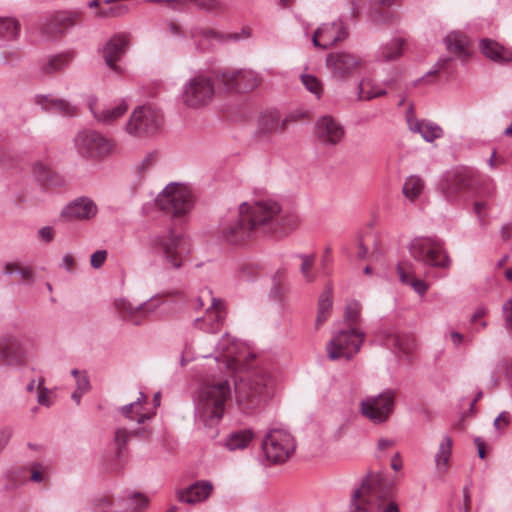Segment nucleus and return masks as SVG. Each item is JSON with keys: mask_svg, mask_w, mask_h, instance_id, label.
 Returning <instances> with one entry per match:
<instances>
[{"mask_svg": "<svg viewBox=\"0 0 512 512\" xmlns=\"http://www.w3.org/2000/svg\"><path fill=\"white\" fill-rule=\"evenodd\" d=\"M488 209V203L486 201H475L473 204V211L475 215L478 217L481 225L484 223V219L486 217V212Z\"/></svg>", "mask_w": 512, "mask_h": 512, "instance_id": "0e129e2a", "label": "nucleus"}, {"mask_svg": "<svg viewBox=\"0 0 512 512\" xmlns=\"http://www.w3.org/2000/svg\"><path fill=\"white\" fill-rule=\"evenodd\" d=\"M333 288L330 284L325 286L324 291L321 293L318 301V313L316 318L317 325H321L329 316L330 310L333 305Z\"/></svg>", "mask_w": 512, "mask_h": 512, "instance_id": "ea45409f", "label": "nucleus"}, {"mask_svg": "<svg viewBox=\"0 0 512 512\" xmlns=\"http://www.w3.org/2000/svg\"><path fill=\"white\" fill-rule=\"evenodd\" d=\"M35 103L43 109L57 112L62 115H73L76 112V107L68 101L61 98H53L49 95H36Z\"/></svg>", "mask_w": 512, "mask_h": 512, "instance_id": "473e14b6", "label": "nucleus"}, {"mask_svg": "<svg viewBox=\"0 0 512 512\" xmlns=\"http://www.w3.org/2000/svg\"><path fill=\"white\" fill-rule=\"evenodd\" d=\"M130 45V34L127 32H119L114 34L99 49V52L109 69L115 74L122 75L124 68L118 65V62L125 56Z\"/></svg>", "mask_w": 512, "mask_h": 512, "instance_id": "f3484780", "label": "nucleus"}, {"mask_svg": "<svg viewBox=\"0 0 512 512\" xmlns=\"http://www.w3.org/2000/svg\"><path fill=\"white\" fill-rule=\"evenodd\" d=\"M511 422V415L507 411L501 412L494 420L493 426L495 431L502 435L504 431L508 428Z\"/></svg>", "mask_w": 512, "mask_h": 512, "instance_id": "5fc2aeb1", "label": "nucleus"}, {"mask_svg": "<svg viewBox=\"0 0 512 512\" xmlns=\"http://www.w3.org/2000/svg\"><path fill=\"white\" fill-rule=\"evenodd\" d=\"M128 12V7L126 5H116L110 7L108 9H101L97 12V17L107 18V17H119Z\"/></svg>", "mask_w": 512, "mask_h": 512, "instance_id": "4d7b16f0", "label": "nucleus"}, {"mask_svg": "<svg viewBox=\"0 0 512 512\" xmlns=\"http://www.w3.org/2000/svg\"><path fill=\"white\" fill-rule=\"evenodd\" d=\"M446 49L459 59L466 61L471 56V42L461 31H451L444 38Z\"/></svg>", "mask_w": 512, "mask_h": 512, "instance_id": "c756f323", "label": "nucleus"}, {"mask_svg": "<svg viewBox=\"0 0 512 512\" xmlns=\"http://www.w3.org/2000/svg\"><path fill=\"white\" fill-rule=\"evenodd\" d=\"M26 471L29 473L28 480L30 482L42 486L48 485L51 477V467L49 464L34 461L26 466Z\"/></svg>", "mask_w": 512, "mask_h": 512, "instance_id": "e433bc0d", "label": "nucleus"}, {"mask_svg": "<svg viewBox=\"0 0 512 512\" xmlns=\"http://www.w3.org/2000/svg\"><path fill=\"white\" fill-rule=\"evenodd\" d=\"M218 80V88L226 92H249L257 88L261 78L253 70L249 69H224L215 74Z\"/></svg>", "mask_w": 512, "mask_h": 512, "instance_id": "4468645a", "label": "nucleus"}, {"mask_svg": "<svg viewBox=\"0 0 512 512\" xmlns=\"http://www.w3.org/2000/svg\"><path fill=\"white\" fill-rule=\"evenodd\" d=\"M404 40L399 37L379 46L376 52V59L379 62H390L399 59L403 54Z\"/></svg>", "mask_w": 512, "mask_h": 512, "instance_id": "72a5a7b5", "label": "nucleus"}, {"mask_svg": "<svg viewBox=\"0 0 512 512\" xmlns=\"http://www.w3.org/2000/svg\"><path fill=\"white\" fill-rule=\"evenodd\" d=\"M262 448L268 460L273 463H283L294 452L295 441L288 430L273 428L265 435Z\"/></svg>", "mask_w": 512, "mask_h": 512, "instance_id": "f8f14e48", "label": "nucleus"}, {"mask_svg": "<svg viewBox=\"0 0 512 512\" xmlns=\"http://www.w3.org/2000/svg\"><path fill=\"white\" fill-rule=\"evenodd\" d=\"M129 437H130V432H128L124 428H118L115 431L114 443H115V446L119 453L126 446Z\"/></svg>", "mask_w": 512, "mask_h": 512, "instance_id": "bf43d9fd", "label": "nucleus"}, {"mask_svg": "<svg viewBox=\"0 0 512 512\" xmlns=\"http://www.w3.org/2000/svg\"><path fill=\"white\" fill-rule=\"evenodd\" d=\"M106 258H107L106 250H104V249L97 250L91 255L90 264L94 269H99L103 266L104 262L106 261Z\"/></svg>", "mask_w": 512, "mask_h": 512, "instance_id": "e2e57ef3", "label": "nucleus"}, {"mask_svg": "<svg viewBox=\"0 0 512 512\" xmlns=\"http://www.w3.org/2000/svg\"><path fill=\"white\" fill-rule=\"evenodd\" d=\"M97 205L88 197H79L71 201L61 212L66 220H90L97 214Z\"/></svg>", "mask_w": 512, "mask_h": 512, "instance_id": "bb28decb", "label": "nucleus"}, {"mask_svg": "<svg viewBox=\"0 0 512 512\" xmlns=\"http://www.w3.org/2000/svg\"><path fill=\"white\" fill-rule=\"evenodd\" d=\"M392 485L381 474H369L352 495L356 512H399L391 500Z\"/></svg>", "mask_w": 512, "mask_h": 512, "instance_id": "20e7f679", "label": "nucleus"}, {"mask_svg": "<svg viewBox=\"0 0 512 512\" xmlns=\"http://www.w3.org/2000/svg\"><path fill=\"white\" fill-rule=\"evenodd\" d=\"M166 28L171 37H173L176 40H186L185 32L183 31L182 27L173 21H168L166 23Z\"/></svg>", "mask_w": 512, "mask_h": 512, "instance_id": "052dcab7", "label": "nucleus"}, {"mask_svg": "<svg viewBox=\"0 0 512 512\" xmlns=\"http://www.w3.org/2000/svg\"><path fill=\"white\" fill-rule=\"evenodd\" d=\"M38 236L45 243H49L54 239V230L50 226H44L38 230Z\"/></svg>", "mask_w": 512, "mask_h": 512, "instance_id": "774afa93", "label": "nucleus"}, {"mask_svg": "<svg viewBox=\"0 0 512 512\" xmlns=\"http://www.w3.org/2000/svg\"><path fill=\"white\" fill-rule=\"evenodd\" d=\"M21 32L20 22L14 17H0V39L15 41Z\"/></svg>", "mask_w": 512, "mask_h": 512, "instance_id": "58836bf2", "label": "nucleus"}, {"mask_svg": "<svg viewBox=\"0 0 512 512\" xmlns=\"http://www.w3.org/2000/svg\"><path fill=\"white\" fill-rule=\"evenodd\" d=\"M453 441L448 435L442 437L434 461L437 472L444 474L448 471L452 456Z\"/></svg>", "mask_w": 512, "mask_h": 512, "instance_id": "f704fd0d", "label": "nucleus"}, {"mask_svg": "<svg viewBox=\"0 0 512 512\" xmlns=\"http://www.w3.org/2000/svg\"><path fill=\"white\" fill-rule=\"evenodd\" d=\"M4 273L6 275L17 274L23 281L33 282V270L31 267L22 265L18 262H8L4 265Z\"/></svg>", "mask_w": 512, "mask_h": 512, "instance_id": "a18cd8bd", "label": "nucleus"}, {"mask_svg": "<svg viewBox=\"0 0 512 512\" xmlns=\"http://www.w3.org/2000/svg\"><path fill=\"white\" fill-rule=\"evenodd\" d=\"M213 491L210 481H196L178 492V500L187 504H197L207 500Z\"/></svg>", "mask_w": 512, "mask_h": 512, "instance_id": "c85d7f7f", "label": "nucleus"}, {"mask_svg": "<svg viewBox=\"0 0 512 512\" xmlns=\"http://www.w3.org/2000/svg\"><path fill=\"white\" fill-rule=\"evenodd\" d=\"M300 223L292 210L283 209L272 198L244 201L227 211L219 220L218 238L230 245H241L261 235L286 236Z\"/></svg>", "mask_w": 512, "mask_h": 512, "instance_id": "f257e3e1", "label": "nucleus"}, {"mask_svg": "<svg viewBox=\"0 0 512 512\" xmlns=\"http://www.w3.org/2000/svg\"><path fill=\"white\" fill-rule=\"evenodd\" d=\"M397 274L401 283L410 286L420 296L425 295L429 286L420 278H417L409 263H399L396 267Z\"/></svg>", "mask_w": 512, "mask_h": 512, "instance_id": "2f4dec72", "label": "nucleus"}, {"mask_svg": "<svg viewBox=\"0 0 512 512\" xmlns=\"http://www.w3.org/2000/svg\"><path fill=\"white\" fill-rule=\"evenodd\" d=\"M395 406V391L386 389L375 396H369L361 402V413L374 424L386 422Z\"/></svg>", "mask_w": 512, "mask_h": 512, "instance_id": "dca6fc26", "label": "nucleus"}, {"mask_svg": "<svg viewBox=\"0 0 512 512\" xmlns=\"http://www.w3.org/2000/svg\"><path fill=\"white\" fill-rule=\"evenodd\" d=\"M252 437L253 433L250 430L232 433L227 439L226 446L229 450L244 449L248 446Z\"/></svg>", "mask_w": 512, "mask_h": 512, "instance_id": "c03bdc74", "label": "nucleus"}, {"mask_svg": "<svg viewBox=\"0 0 512 512\" xmlns=\"http://www.w3.org/2000/svg\"><path fill=\"white\" fill-rule=\"evenodd\" d=\"M385 94L386 90L370 77H363L357 85L358 100L369 101L374 98L384 96Z\"/></svg>", "mask_w": 512, "mask_h": 512, "instance_id": "c9c22d12", "label": "nucleus"}, {"mask_svg": "<svg viewBox=\"0 0 512 512\" xmlns=\"http://www.w3.org/2000/svg\"><path fill=\"white\" fill-rule=\"evenodd\" d=\"M189 35L195 45V48L201 52L211 50L215 43L226 42L230 39L238 41L240 39L239 34L224 35L216 30L199 25L191 27Z\"/></svg>", "mask_w": 512, "mask_h": 512, "instance_id": "412c9836", "label": "nucleus"}, {"mask_svg": "<svg viewBox=\"0 0 512 512\" xmlns=\"http://www.w3.org/2000/svg\"><path fill=\"white\" fill-rule=\"evenodd\" d=\"M159 305L160 301H158L155 296L136 306L124 299L119 300L116 303L117 310L122 319L124 321L131 322L134 325L142 324L143 319L154 312Z\"/></svg>", "mask_w": 512, "mask_h": 512, "instance_id": "4be33fe9", "label": "nucleus"}, {"mask_svg": "<svg viewBox=\"0 0 512 512\" xmlns=\"http://www.w3.org/2000/svg\"><path fill=\"white\" fill-rule=\"evenodd\" d=\"M13 435L11 427H4L0 429V453L4 450Z\"/></svg>", "mask_w": 512, "mask_h": 512, "instance_id": "338daca9", "label": "nucleus"}, {"mask_svg": "<svg viewBox=\"0 0 512 512\" xmlns=\"http://www.w3.org/2000/svg\"><path fill=\"white\" fill-rule=\"evenodd\" d=\"M364 336V332L357 328L338 331L327 344L328 357L331 360L351 359L360 350Z\"/></svg>", "mask_w": 512, "mask_h": 512, "instance_id": "ddd939ff", "label": "nucleus"}, {"mask_svg": "<svg viewBox=\"0 0 512 512\" xmlns=\"http://www.w3.org/2000/svg\"><path fill=\"white\" fill-rule=\"evenodd\" d=\"M155 254L161 258L166 268L179 269L183 265L185 254L189 252L188 242L183 234L173 230L156 235L151 239Z\"/></svg>", "mask_w": 512, "mask_h": 512, "instance_id": "423d86ee", "label": "nucleus"}, {"mask_svg": "<svg viewBox=\"0 0 512 512\" xmlns=\"http://www.w3.org/2000/svg\"><path fill=\"white\" fill-rule=\"evenodd\" d=\"M326 68L332 80L346 82L364 68L365 60L349 51H335L326 56Z\"/></svg>", "mask_w": 512, "mask_h": 512, "instance_id": "9d476101", "label": "nucleus"}, {"mask_svg": "<svg viewBox=\"0 0 512 512\" xmlns=\"http://www.w3.org/2000/svg\"><path fill=\"white\" fill-rule=\"evenodd\" d=\"M0 360L9 366H21L27 362L28 356L19 340L6 335L0 337Z\"/></svg>", "mask_w": 512, "mask_h": 512, "instance_id": "a878e982", "label": "nucleus"}, {"mask_svg": "<svg viewBox=\"0 0 512 512\" xmlns=\"http://www.w3.org/2000/svg\"><path fill=\"white\" fill-rule=\"evenodd\" d=\"M301 82L304 87L312 94L316 96V98H320L323 93V86L321 81L314 75L311 74H302L300 76Z\"/></svg>", "mask_w": 512, "mask_h": 512, "instance_id": "de8ad7c7", "label": "nucleus"}, {"mask_svg": "<svg viewBox=\"0 0 512 512\" xmlns=\"http://www.w3.org/2000/svg\"><path fill=\"white\" fill-rule=\"evenodd\" d=\"M361 304L359 301L351 300L346 304L344 318L350 325L356 324L360 318Z\"/></svg>", "mask_w": 512, "mask_h": 512, "instance_id": "8fccbe9b", "label": "nucleus"}, {"mask_svg": "<svg viewBox=\"0 0 512 512\" xmlns=\"http://www.w3.org/2000/svg\"><path fill=\"white\" fill-rule=\"evenodd\" d=\"M349 36V27L343 19L319 26L312 36L316 48L328 49L337 43L345 41Z\"/></svg>", "mask_w": 512, "mask_h": 512, "instance_id": "a211bd4d", "label": "nucleus"}, {"mask_svg": "<svg viewBox=\"0 0 512 512\" xmlns=\"http://www.w3.org/2000/svg\"><path fill=\"white\" fill-rule=\"evenodd\" d=\"M93 512H118L115 500L108 495L95 499Z\"/></svg>", "mask_w": 512, "mask_h": 512, "instance_id": "09e8293b", "label": "nucleus"}, {"mask_svg": "<svg viewBox=\"0 0 512 512\" xmlns=\"http://www.w3.org/2000/svg\"><path fill=\"white\" fill-rule=\"evenodd\" d=\"M297 258L301 260L300 272L304 280L311 283L315 280L316 275L313 272V266L315 262L314 254H297Z\"/></svg>", "mask_w": 512, "mask_h": 512, "instance_id": "49530a36", "label": "nucleus"}, {"mask_svg": "<svg viewBox=\"0 0 512 512\" xmlns=\"http://www.w3.org/2000/svg\"><path fill=\"white\" fill-rule=\"evenodd\" d=\"M120 411L124 417L129 420L136 421L138 424H142L152 417V414L141 411V409H139L138 402H131L127 405H124L121 407Z\"/></svg>", "mask_w": 512, "mask_h": 512, "instance_id": "37998d69", "label": "nucleus"}, {"mask_svg": "<svg viewBox=\"0 0 512 512\" xmlns=\"http://www.w3.org/2000/svg\"><path fill=\"white\" fill-rule=\"evenodd\" d=\"M502 316L506 329L512 331V297L503 303Z\"/></svg>", "mask_w": 512, "mask_h": 512, "instance_id": "680f3d73", "label": "nucleus"}, {"mask_svg": "<svg viewBox=\"0 0 512 512\" xmlns=\"http://www.w3.org/2000/svg\"><path fill=\"white\" fill-rule=\"evenodd\" d=\"M315 134L324 146H336L343 140L345 128L333 116L325 115L316 121Z\"/></svg>", "mask_w": 512, "mask_h": 512, "instance_id": "aec40b11", "label": "nucleus"}, {"mask_svg": "<svg viewBox=\"0 0 512 512\" xmlns=\"http://www.w3.org/2000/svg\"><path fill=\"white\" fill-rule=\"evenodd\" d=\"M74 146L82 157L100 160L109 156L115 145L95 130H82L74 137Z\"/></svg>", "mask_w": 512, "mask_h": 512, "instance_id": "9b49d317", "label": "nucleus"}, {"mask_svg": "<svg viewBox=\"0 0 512 512\" xmlns=\"http://www.w3.org/2000/svg\"><path fill=\"white\" fill-rule=\"evenodd\" d=\"M231 387L226 379L204 382L194 396V417L196 423L205 427L217 425L223 417Z\"/></svg>", "mask_w": 512, "mask_h": 512, "instance_id": "7ed1b4c3", "label": "nucleus"}, {"mask_svg": "<svg viewBox=\"0 0 512 512\" xmlns=\"http://www.w3.org/2000/svg\"><path fill=\"white\" fill-rule=\"evenodd\" d=\"M20 53L17 50H5L2 52L3 63L13 65L20 59Z\"/></svg>", "mask_w": 512, "mask_h": 512, "instance_id": "69168bd1", "label": "nucleus"}, {"mask_svg": "<svg viewBox=\"0 0 512 512\" xmlns=\"http://www.w3.org/2000/svg\"><path fill=\"white\" fill-rule=\"evenodd\" d=\"M424 190V181L416 175L406 178L402 192L406 198L411 201L416 200Z\"/></svg>", "mask_w": 512, "mask_h": 512, "instance_id": "79ce46f5", "label": "nucleus"}, {"mask_svg": "<svg viewBox=\"0 0 512 512\" xmlns=\"http://www.w3.org/2000/svg\"><path fill=\"white\" fill-rule=\"evenodd\" d=\"M157 159L158 153L156 151L147 153L137 165L138 175L140 177H145V175L154 167Z\"/></svg>", "mask_w": 512, "mask_h": 512, "instance_id": "3c124183", "label": "nucleus"}, {"mask_svg": "<svg viewBox=\"0 0 512 512\" xmlns=\"http://www.w3.org/2000/svg\"><path fill=\"white\" fill-rule=\"evenodd\" d=\"M76 12L59 11L49 15L42 25V33L50 39H56L67 33L78 21Z\"/></svg>", "mask_w": 512, "mask_h": 512, "instance_id": "6ab92c4d", "label": "nucleus"}, {"mask_svg": "<svg viewBox=\"0 0 512 512\" xmlns=\"http://www.w3.org/2000/svg\"><path fill=\"white\" fill-rule=\"evenodd\" d=\"M217 71L212 74L198 73L188 78L181 87L180 101L190 109H201L214 99L218 80Z\"/></svg>", "mask_w": 512, "mask_h": 512, "instance_id": "39448f33", "label": "nucleus"}, {"mask_svg": "<svg viewBox=\"0 0 512 512\" xmlns=\"http://www.w3.org/2000/svg\"><path fill=\"white\" fill-rule=\"evenodd\" d=\"M225 316L226 312L223 301L212 298L211 305L207 308L205 315L203 317L196 318L194 320V325L203 332L215 334L219 332Z\"/></svg>", "mask_w": 512, "mask_h": 512, "instance_id": "393cba45", "label": "nucleus"}, {"mask_svg": "<svg viewBox=\"0 0 512 512\" xmlns=\"http://www.w3.org/2000/svg\"><path fill=\"white\" fill-rule=\"evenodd\" d=\"M481 52L491 61L499 64L512 62V49L500 45L490 39H481L479 43Z\"/></svg>", "mask_w": 512, "mask_h": 512, "instance_id": "7c9ffc66", "label": "nucleus"}, {"mask_svg": "<svg viewBox=\"0 0 512 512\" xmlns=\"http://www.w3.org/2000/svg\"><path fill=\"white\" fill-rule=\"evenodd\" d=\"M286 279V274L284 270H278L273 277V287L271 289V293L278 299L282 297L283 290L281 285Z\"/></svg>", "mask_w": 512, "mask_h": 512, "instance_id": "13d9d810", "label": "nucleus"}, {"mask_svg": "<svg viewBox=\"0 0 512 512\" xmlns=\"http://www.w3.org/2000/svg\"><path fill=\"white\" fill-rule=\"evenodd\" d=\"M129 504L132 512H141L147 508L149 499L141 493H132L129 495Z\"/></svg>", "mask_w": 512, "mask_h": 512, "instance_id": "603ef678", "label": "nucleus"}, {"mask_svg": "<svg viewBox=\"0 0 512 512\" xmlns=\"http://www.w3.org/2000/svg\"><path fill=\"white\" fill-rule=\"evenodd\" d=\"M43 379H41L38 383V397L37 401L40 405L45 407H50L53 404V398L51 391L43 386Z\"/></svg>", "mask_w": 512, "mask_h": 512, "instance_id": "6e6d98bb", "label": "nucleus"}, {"mask_svg": "<svg viewBox=\"0 0 512 512\" xmlns=\"http://www.w3.org/2000/svg\"><path fill=\"white\" fill-rule=\"evenodd\" d=\"M162 125V115L150 106H140L133 110L127 124L126 132L133 137L154 135Z\"/></svg>", "mask_w": 512, "mask_h": 512, "instance_id": "2eb2a0df", "label": "nucleus"}, {"mask_svg": "<svg viewBox=\"0 0 512 512\" xmlns=\"http://www.w3.org/2000/svg\"><path fill=\"white\" fill-rule=\"evenodd\" d=\"M156 204L162 210H165L174 218H180L193 208L194 198L190 188L177 182H171L158 194Z\"/></svg>", "mask_w": 512, "mask_h": 512, "instance_id": "6e6552de", "label": "nucleus"}, {"mask_svg": "<svg viewBox=\"0 0 512 512\" xmlns=\"http://www.w3.org/2000/svg\"><path fill=\"white\" fill-rule=\"evenodd\" d=\"M88 106L93 114L94 118L101 124L104 125H110L117 121L120 117H122L127 109L128 106L124 101H120L116 103L112 107L105 108L103 110H99L97 108V98L94 96H91L88 100Z\"/></svg>", "mask_w": 512, "mask_h": 512, "instance_id": "cd10ccee", "label": "nucleus"}, {"mask_svg": "<svg viewBox=\"0 0 512 512\" xmlns=\"http://www.w3.org/2000/svg\"><path fill=\"white\" fill-rule=\"evenodd\" d=\"M285 121L280 122L275 112L264 113L259 117L258 134L262 136L270 135L284 129Z\"/></svg>", "mask_w": 512, "mask_h": 512, "instance_id": "4c0bfd02", "label": "nucleus"}, {"mask_svg": "<svg viewBox=\"0 0 512 512\" xmlns=\"http://www.w3.org/2000/svg\"><path fill=\"white\" fill-rule=\"evenodd\" d=\"M33 173L39 181H48L52 177V169L49 164L42 161H36L33 164Z\"/></svg>", "mask_w": 512, "mask_h": 512, "instance_id": "864d4df0", "label": "nucleus"}, {"mask_svg": "<svg viewBox=\"0 0 512 512\" xmlns=\"http://www.w3.org/2000/svg\"><path fill=\"white\" fill-rule=\"evenodd\" d=\"M383 345L399 357H409L416 348L412 335L400 334L394 329H384L380 333Z\"/></svg>", "mask_w": 512, "mask_h": 512, "instance_id": "5701e85b", "label": "nucleus"}, {"mask_svg": "<svg viewBox=\"0 0 512 512\" xmlns=\"http://www.w3.org/2000/svg\"><path fill=\"white\" fill-rule=\"evenodd\" d=\"M405 119L409 131L414 134H420L422 139L428 143H431L444 135L443 129L437 123L430 120L418 119L415 116L412 105L408 107Z\"/></svg>", "mask_w": 512, "mask_h": 512, "instance_id": "b1692460", "label": "nucleus"}, {"mask_svg": "<svg viewBox=\"0 0 512 512\" xmlns=\"http://www.w3.org/2000/svg\"><path fill=\"white\" fill-rule=\"evenodd\" d=\"M411 257L425 267L448 268L450 259L440 240L432 237H416L408 244Z\"/></svg>", "mask_w": 512, "mask_h": 512, "instance_id": "0eeeda50", "label": "nucleus"}, {"mask_svg": "<svg viewBox=\"0 0 512 512\" xmlns=\"http://www.w3.org/2000/svg\"><path fill=\"white\" fill-rule=\"evenodd\" d=\"M73 57L72 52L52 55L42 65V70L48 74L58 72L67 67Z\"/></svg>", "mask_w": 512, "mask_h": 512, "instance_id": "a19ab883", "label": "nucleus"}, {"mask_svg": "<svg viewBox=\"0 0 512 512\" xmlns=\"http://www.w3.org/2000/svg\"><path fill=\"white\" fill-rule=\"evenodd\" d=\"M212 355L219 369L237 371L234 379L235 399L243 411L253 410L271 397L273 378L264 368L247 364L254 355L245 343L225 334L215 345L213 353L200 354L203 358Z\"/></svg>", "mask_w": 512, "mask_h": 512, "instance_id": "f03ea898", "label": "nucleus"}, {"mask_svg": "<svg viewBox=\"0 0 512 512\" xmlns=\"http://www.w3.org/2000/svg\"><path fill=\"white\" fill-rule=\"evenodd\" d=\"M474 184V172L467 167H457L442 176L439 191L446 201L455 203L464 193L471 191Z\"/></svg>", "mask_w": 512, "mask_h": 512, "instance_id": "1a4fd4ad", "label": "nucleus"}]
</instances>
